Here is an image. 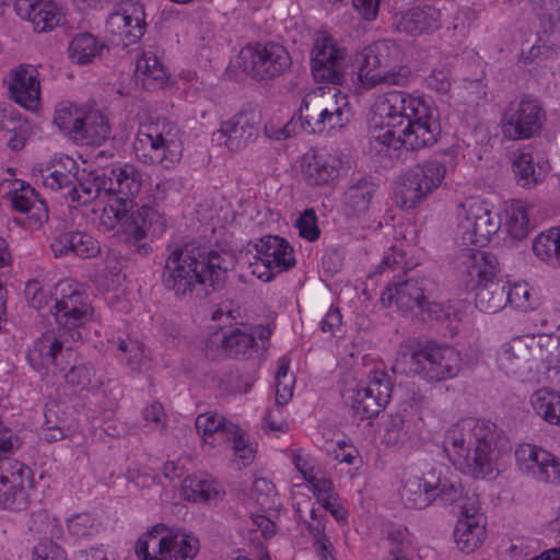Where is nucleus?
<instances>
[{"mask_svg": "<svg viewBox=\"0 0 560 560\" xmlns=\"http://www.w3.org/2000/svg\"><path fill=\"white\" fill-rule=\"evenodd\" d=\"M255 259L262 261V267L273 268L276 272L289 270L295 265L293 248L283 237L266 235L255 244Z\"/></svg>", "mask_w": 560, "mask_h": 560, "instance_id": "nucleus-25", "label": "nucleus"}, {"mask_svg": "<svg viewBox=\"0 0 560 560\" xmlns=\"http://www.w3.org/2000/svg\"><path fill=\"white\" fill-rule=\"evenodd\" d=\"M141 175L133 168H120L116 174V187L108 194V210L118 223L116 236L121 244L141 256L152 252L145 241L148 233L163 230L161 214L149 206L135 209L133 197L141 190Z\"/></svg>", "mask_w": 560, "mask_h": 560, "instance_id": "nucleus-3", "label": "nucleus"}, {"mask_svg": "<svg viewBox=\"0 0 560 560\" xmlns=\"http://www.w3.org/2000/svg\"><path fill=\"white\" fill-rule=\"evenodd\" d=\"M453 504L460 511L454 529L456 547L464 553H472L486 539V517L480 513L479 498L463 488L460 500Z\"/></svg>", "mask_w": 560, "mask_h": 560, "instance_id": "nucleus-19", "label": "nucleus"}, {"mask_svg": "<svg viewBox=\"0 0 560 560\" xmlns=\"http://www.w3.org/2000/svg\"><path fill=\"white\" fill-rule=\"evenodd\" d=\"M28 121L15 109L0 108V137L14 151L24 148L30 136Z\"/></svg>", "mask_w": 560, "mask_h": 560, "instance_id": "nucleus-33", "label": "nucleus"}, {"mask_svg": "<svg viewBox=\"0 0 560 560\" xmlns=\"http://www.w3.org/2000/svg\"><path fill=\"white\" fill-rule=\"evenodd\" d=\"M180 492L185 500L196 503H215L224 495L221 485L209 475L186 477L182 482Z\"/></svg>", "mask_w": 560, "mask_h": 560, "instance_id": "nucleus-30", "label": "nucleus"}, {"mask_svg": "<svg viewBox=\"0 0 560 560\" xmlns=\"http://www.w3.org/2000/svg\"><path fill=\"white\" fill-rule=\"evenodd\" d=\"M425 85L439 93H447L451 89L450 73L446 69H433L425 78Z\"/></svg>", "mask_w": 560, "mask_h": 560, "instance_id": "nucleus-58", "label": "nucleus"}, {"mask_svg": "<svg viewBox=\"0 0 560 560\" xmlns=\"http://www.w3.org/2000/svg\"><path fill=\"white\" fill-rule=\"evenodd\" d=\"M47 175H43V184L51 190L71 187L77 179L78 165L73 159L66 156L47 167Z\"/></svg>", "mask_w": 560, "mask_h": 560, "instance_id": "nucleus-39", "label": "nucleus"}, {"mask_svg": "<svg viewBox=\"0 0 560 560\" xmlns=\"http://www.w3.org/2000/svg\"><path fill=\"white\" fill-rule=\"evenodd\" d=\"M52 412V408L45 409V422L42 427V439L48 443L60 441L65 438L63 430L61 428V420H49V415Z\"/></svg>", "mask_w": 560, "mask_h": 560, "instance_id": "nucleus-57", "label": "nucleus"}, {"mask_svg": "<svg viewBox=\"0 0 560 560\" xmlns=\"http://www.w3.org/2000/svg\"><path fill=\"white\" fill-rule=\"evenodd\" d=\"M221 343L229 355L240 358L245 357L254 348L256 339L253 335L235 328L224 335Z\"/></svg>", "mask_w": 560, "mask_h": 560, "instance_id": "nucleus-45", "label": "nucleus"}, {"mask_svg": "<svg viewBox=\"0 0 560 560\" xmlns=\"http://www.w3.org/2000/svg\"><path fill=\"white\" fill-rule=\"evenodd\" d=\"M14 10L38 33L52 32L66 22L62 8L52 0H15Z\"/></svg>", "mask_w": 560, "mask_h": 560, "instance_id": "nucleus-23", "label": "nucleus"}, {"mask_svg": "<svg viewBox=\"0 0 560 560\" xmlns=\"http://www.w3.org/2000/svg\"><path fill=\"white\" fill-rule=\"evenodd\" d=\"M233 255L210 250L197 243L172 248L161 275L165 290L179 299H206L221 290L234 268Z\"/></svg>", "mask_w": 560, "mask_h": 560, "instance_id": "nucleus-1", "label": "nucleus"}, {"mask_svg": "<svg viewBox=\"0 0 560 560\" xmlns=\"http://www.w3.org/2000/svg\"><path fill=\"white\" fill-rule=\"evenodd\" d=\"M446 174V166L440 160H427L411 167L394 188L395 203L402 210L418 207L436 189Z\"/></svg>", "mask_w": 560, "mask_h": 560, "instance_id": "nucleus-10", "label": "nucleus"}, {"mask_svg": "<svg viewBox=\"0 0 560 560\" xmlns=\"http://www.w3.org/2000/svg\"><path fill=\"white\" fill-rule=\"evenodd\" d=\"M438 11L434 9L413 8L396 14L394 25L397 32L410 35L431 34L438 31Z\"/></svg>", "mask_w": 560, "mask_h": 560, "instance_id": "nucleus-31", "label": "nucleus"}, {"mask_svg": "<svg viewBox=\"0 0 560 560\" xmlns=\"http://www.w3.org/2000/svg\"><path fill=\"white\" fill-rule=\"evenodd\" d=\"M364 387L368 393L375 395L378 400L386 405L389 402L393 394V382L385 371L375 370L371 372Z\"/></svg>", "mask_w": 560, "mask_h": 560, "instance_id": "nucleus-47", "label": "nucleus"}, {"mask_svg": "<svg viewBox=\"0 0 560 560\" xmlns=\"http://www.w3.org/2000/svg\"><path fill=\"white\" fill-rule=\"evenodd\" d=\"M463 486L456 480L442 476V472L432 468L421 477L408 478L401 490L400 499L408 509H424L434 501L451 504L460 500Z\"/></svg>", "mask_w": 560, "mask_h": 560, "instance_id": "nucleus-9", "label": "nucleus"}, {"mask_svg": "<svg viewBox=\"0 0 560 560\" xmlns=\"http://www.w3.org/2000/svg\"><path fill=\"white\" fill-rule=\"evenodd\" d=\"M69 190L71 201L88 205L96 199L108 203V194L113 190V178L107 177L102 170H95L81 176L77 175Z\"/></svg>", "mask_w": 560, "mask_h": 560, "instance_id": "nucleus-26", "label": "nucleus"}, {"mask_svg": "<svg viewBox=\"0 0 560 560\" xmlns=\"http://www.w3.org/2000/svg\"><path fill=\"white\" fill-rule=\"evenodd\" d=\"M385 130L375 138L387 149L415 151L433 145L441 128L432 109L423 100L404 92H390L378 105Z\"/></svg>", "mask_w": 560, "mask_h": 560, "instance_id": "nucleus-2", "label": "nucleus"}, {"mask_svg": "<svg viewBox=\"0 0 560 560\" xmlns=\"http://www.w3.org/2000/svg\"><path fill=\"white\" fill-rule=\"evenodd\" d=\"M540 339L535 336H522L502 345L497 359L500 369L506 375L522 382L530 380L534 370L537 369V362L542 360Z\"/></svg>", "mask_w": 560, "mask_h": 560, "instance_id": "nucleus-17", "label": "nucleus"}, {"mask_svg": "<svg viewBox=\"0 0 560 560\" xmlns=\"http://www.w3.org/2000/svg\"><path fill=\"white\" fill-rule=\"evenodd\" d=\"M530 404L535 412L547 423L560 427V393L542 387L533 393Z\"/></svg>", "mask_w": 560, "mask_h": 560, "instance_id": "nucleus-36", "label": "nucleus"}, {"mask_svg": "<svg viewBox=\"0 0 560 560\" xmlns=\"http://www.w3.org/2000/svg\"><path fill=\"white\" fill-rule=\"evenodd\" d=\"M457 278L466 291H476L475 305L483 313L501 311L509 302L508 281L498 277L499 261L494 254L465 248L455 257Z\"/></svg>", "mask_w": 560, "mask_h": 560, "instance_id": "nucleus-5", "label": "nucleus"}, {"mask_svg": "<svg viewBox=\"0 0 560 560\" xmlns=\"http://www.w3.org/2000/svg\"><path fill=\"white\" fill-rule=\"evenodd\" d=\"M108 119L100 110H83L71 139L81 145H102L110 138Z\"/></svg>", "mask_w": 560, "mask_h": 560, "instance_id": "nucleus-28", "label": "nucleus"}, {"mask_svg": "<svg viewBox=\"0 0 560 560\" xmlns=\"http://www.w3.org/2000/svg\"><path fill=\"white\" fill-rule=\"evenodd\" d=\"M413 372L429 382H440L455 377L462 366V358L457 350L448 345L434 340L418 343L411 353Z\"/></svg>", "mask_w": 560, "mask_h": 560, "instance_id": "nucleus-12", "label": "nucleus"}, {"mask_svg": "<svg viewBox=\"0 0 560 560\" xmlns=\"http://www.w3.org/2000/svg\"><path fill=\"white\" fill-rule=\"evenodd\" d=\"M142 418L148 425L152 423L155 428L163 429L165 427L166 415L163 406L159 401L147 406L142 410Z\"/></svg>", "mask_w": 560, "mask_h": 560, "instance_id": "nucleus-62", "label": "nucleus"}, {"mask_svg": "<svg viewBox=\"0 0 560 560\" xmlns=\"http://www.w3.org/2000/svg\"><path fill=\"white\" fill-rule=\"evenodd\" d=\"M9 92L11 98L28 110L38 107L40 84L37 70L30 65H20L9 73Z\"/></svg>", "mask_w": 560, "mask_h": 560, "instance_id": "nucleus-24", "label": "nucleus"}, {"mask_svg": "<svg viewBox=\"0 0 560 560\" xmlns=\"http://www.w3.org/2000/svg\"><path fill=\"white\" fill-rule=\"evenodd\" d=\"M84 109L69 103H61L55 110L54 122L71 138Z\"/></svg>", "mask_w": 560, "mask_h": 560, "instance_id": "nucleus-46", "label": "nucleus"}, {"mask_svg": "<svg viewBox=\"0 0 560 560\" xmlns=\"http://www.w3.org/2000/svg\"><path fill=\"white\" fill-rule=\"evenodd\" d=\"M261 116L255 108H246L221 122L218 130L219 140L230 151H238L254 142L260 129Z\"/></svg>", "mask_w": 560, "mask_h": 560, "instance_id": "nucleus-22", "label": "nucleus"}, {"mask_svg": "<svg viewBox=\"0 0 560 560\" xmlns=\"http://www.w3.org/2000/svg\"><path fill=\"white\" fill-rule=\"evenodd\" d=\"M378 49L371 44L355 54L353 72L360 86L364 90L373 89L381 83L405 86L409 81L410 70L407 67H400L397 71H383L385 62L378 55Z\"/></svg>", "mask_w": 560, "mask_h": 560, "instance_id": "nucleus-20", "label": "nucleus"}, {"mask_svg": "<svg viewBox=\"0 0 560 560\" xmlns=\"http://www.w3.org/2000/svg\"><path fill=\"white\" fill-rule=\"evenodd\" d=\"M295 226L299 229L300 236L313 242L319 237V229L317 226V218L313 209H306L300 215Z\"/></svg>", "mask_w": 560, "mask_h": 560, "instance_id": "nucleus-55", "label": "nucleus"}, {"mask_svg": "<svg viewBox=\"0 0 560 560\" xmlns=\"http://www.w3.org/2000/svg\"><path fill=\"white\" fill-rule=\"evenodd\" d=\"M303 174L312 186H320L329 183L339 174L335 158L325 154H314L306 158Z\"/></svg>", "mask_w": 560, "mask_h": 560, "instance_id": "nucleus-34", "label": "nucleus"}, {"mask_svg": "<svg viewBox=\"0 0 560 560\" xmlns=\"http://www.w3.org/2000/svg\"><path fill=\"white\" fill-rule=\"evenodd\" d=\"M61 343L52 335H42L33 342L28 350L27 361L38 373H52L66 380L72 386L84 387L90 383L91 370L85 364L66 361V365L57 362L56 352L60 350Z\"/></svg>", "mask_w": 560, "mask_h": 560, "instance_id": "nucleus-13", "label": "nucleus"}, {"mask_svg": "<svg viewBox=\"0 0 560 560\" xmlns=\"http://www.w3.org/2000/svg\"><path fill=\"white\" fill-rule=\"evenodd\" d=\"M542 33L560 32V0H532Z\"/></svg>", "mask_w": 560, "mask_h": 560, "instance_id": "nucleus-44", "label": "nucleus"}, {"mask_svg": "<svg viewBox=\"0 0 560 560\" xmlns=\"http://www.w3.org/2000/svg\"><path fill=\"white\" fill-rule=\"evenodd\" d=\"M195 424L198 434H200L205 441L212 439L210 442L211 445L220 444L228 433L236 432V424L214 412L199 415Z\"/></svg>", "mask_w": 560, "mask_h": 560, "instance_id": "nucleus-35", "label": "nucleus"}, {"mask_svg": "<svg viewBox=\"0 0 560 560\" xmlns=\"http://www.w3.org/2000/svg\"><path fill=\"white\" fill-rule=\"evenodd\" d=\"M352 109L346 94L336 88H317L302 100L300 119L302 128L310 133L341 129L350 122Z\"/></svg>", "mask_w": 560, "mask_h": 560, "instance_id": "nucleus-6", "label": "nucleus"}, {"mask_svg": "<svg viewBox=\"0 0 560 560\" xmlns=\"http://www.w3.org/2000/svg\"><path fill=\"white\" fill-rule=\"evenodd\" d=\"M199 550V540L182 529L168 528L165 524L154 525L136 545L141 560H187Z\"/></svg>", "mask_w": 560, "mask_h": 560, "instance_id": "nucleus-8", "label": "nucleus"}, {"mask_svg": "<svg viewBox=\"0 0 560 560\" xmlns=\"http://www.w3.org/2000/svg\"><path fill=\"white\" fill-rule=\"evenodd\" d=\"M348 65V51L335 37H317L311 51L312 74L316 82L341 84Z\"/></svg>", "mask_w": 560, "mask_h": 560, "instance_id": "nucleus-21", "label": "nucleus"}, {"mask_svg": "<svg viewBox=\"0 0 560 560\" xmlns=\"http://www.w3.org/2000/svg\"><path fill=\"white\" fill-rule=\"evenodd\" d=\"M377 46L378 55L388 67L392 61L402 62L404 60L413 57L415 48L411 45L402 43L400 38L385 37L373 43Z\"/></svg>", "mask_w": 560, "mask_h": 560, "instance_id": "nucleus-42", "label": "nucleus"}, {"mask_svg": "<svg viewBox=\"0 0 560 560\" xmlns=\"http://www.w3.org/2000/svg\"><path fill=\"white\" fill-rule=\"evenodd\" d=\"M404 277L397 276L388 282L381 295L382 303L388 307L395 305L401 313L424 311L435 290L434 282L425 277H407V273Z\"/></svg>", "mask_w": 560, "mask_h": 560, "instance_id": "nucleus-18", "label": "nucleus"}, {"mask_svg": "<svg viewBox=\"0 0 560 560\" xmlns=\"http://www.w3.org/2000/svg\"><path fill=\"white\" fill-rule=\"evenodd\" d=\"M100 521L89 513H80L68 520L67 527L70 535L83 538L98 533Z\"/></svg>", "mask_w": 560, "mask_h": 560, "instance_id": "nucleus-49", "label": "nucleus"}, {"mask_svg": "<svg viewBox=\"0 0 560 560\" xmlns=\"http://www.w3.org/2000/svg\"><path fill=\"white\" fill-rule=\"evenodd\" d=\"M512 172L520 187L532 189L547 178L549 165L547 162H535L529 152H515L512 155Z\"/></svg>", "mask_w": 560, "mask_h": 560, "instance_id": "nucleus-29", "label": "nucleus"}, {"mask_svg": "<svg viewBox=\"0 0 560 560\" xmlns=\"http://www.w3.org/2000/svg\"><path fill=\"white\" fill-rule=\"evenodd\" d=\"M106 44L98 37H72L68 47L70 59L78 65H85L101 55Z\"/></svg>", "mask_w": 560, "mask_h": 560, "instance_id": "nucleus-41", "label": "nucleus"}, {"mask_svg": "<svg viewBox=\"0 0 560 560\" xmlns=\"http://www.w3.org/2000/svg\"><path fill=\"white\" fill-rule=\"evenodd\" d=\"M431 319L438 322H446L450 326L459 320L458 312L451 305L445 303L427 301L424 311Z\"/></svg>", "mask_w": 560, "mask_h": 560, "instance_id": "nucleus-53", "label": "nucleus"}, {"mask_svg": "<svg viewBox=\"0 0 560 560\" xmlns=\"http://www.w3.org/2000/svg\"><path fill=\"white\" fill-rule=\"evenodd\" d=\"M33 487V471L28 466L9 457H0L1 509L15 512L26 510Z\"/></svg>", "mask_w": 560, "mask_h": 560, "instance_id": "nucleus-16", "label": "nucleus"}, {"mask_svg": "<svg viewBox=\"0 0 560 560\" xmlns=\"http://www.w3.org/2000/svg\"><path fill=\"white\" fill-rule=\"evenodd\" d=\"M384 438L388 444H404L410 439V422L400 413L390 416Z\"/></svg>", "mask_w": 560, "mask_h": 560, "instance_id": "nucleus-51", "label": "nucleus"}, {"mask_svg": "<svg viewBox=\"0 0 560 560\" xmlns=\"http://www.w3.org/2000/svg\"><path fill=\"white\" fill-rule=\"evenodd\" d=\"M533 252L541 261L560 268V226L539 233L533 241Z\"/></svg>", "mask_w": 560, "mask_h": 560, "instance_id": "nucleus-38", "label": "nucleus"}, {"mask_svg": "<svg viewBox=\"0 0 560 560\" xmlns=\"http://www.w3.org/2000/svg\"><path fill=\"white\" fill-rule=\"evenodd\" d=\"M537 481L547 483H560V459L552 455V460L545 463L542 470H537Z\"/></svg>", "mask_w": 560, "mask_h": 560, "instance_id": "nucleus-64", "label": "nucleus"}, {"mask_svg": "<svg viewBox=\"0 0 560 560\" xmlns=\"http://www.w3.org/2000/svg\"><path fill=\"white\" fill-rule=\"evenodd\" d=\"M25 296L34 308H42L47 303V296L37 280H30L26 283Z\"/></svg>", "mask_w": 560, "mask_h": 560, "instance_id": "nucleus-63", "label": "nucleus"}, {"mask_svg": "<svg viewBox=\"0 0 560 560\" xmlns=\"http://www.w3.org/2000/svg\"><path fill=\"white\" fill-rule=\"evenodd\" d=\"M545 119L541 102L525 94L505 107L501 119L502 133L509 140H527L540 133Z\"/></svg>", "mask_w": 560, "mask_h": 560, "instance_id": "nucleus-14", "label": "nucleus"}, {"mask_svg": "<svg viewBox=\"0 0 560 560\" xmlns=\"http://www.w3.org/2000/svg\"><path fill=\"white\" fill-rule=\"evenodd\" d=\"M458 469L475 479L489 478L494 471L497 448L504 440L503 430L485 419L459 420L448 432Z\"/></svg>", "mask_w": 560, "mask_h": 560, "instance_id": "nucleus-4", "label": "nucleus"}, {"mask_svg": "<svg viewBox=\"0 0 560 560\" xmlns=\"http://www.w3.org/2000/svg\"><path fill=\"white\" fill-rule=\"evenodd\" d=\"M54 256H75L82 259L93 258L101 252L98 242L90 234L79 231L63 232L55 236L50 244Z\"/></svg>", "mask_w": 560, "mask_h": 560, "instance_id": "nucleus-27", "label": "nucleus"}, {"mask_svg": "<svg viewBox=\"0 0 560 560\" xmlns=\"http://www.w3.org/2000/svg\"><path fill=\"white\" fill-rule=\"evenodd\" d=\"M133 150L144 164H159L172 168L182 160L183 143L178 129L166 119L140 125Z\"/></svg>", "mask_w": 560, "mask_h": 560, "instance_id": "nucleus-7", "label": "nucleus"}, {"mask_svg": "<svg viewBox=\"0 0 560 560\" xmlns=\"http://www.w3.org/2000/svg\"><path fill=\"white\" fill-rule=\"evenodd\" d=\"M354 413L361 419H371L376 417L387 405L378 400L375 395L368 393L365 387L353 390V395L348 398Z\"/></svg>", "mask_w": 560, "mask_h": 560, "instance_id": "nucleus-43", "label": "nucleus"}, {"mask_svg": "<svg viewBox=\"0 0 560 560\" xmlns=\"http://www.w3.org/2000/svg\"><path fill=\"white\" fill-rule=\"evenodd\" d=\"M55 320L59 328H79L91 319V307H73L72 310L55 308Z\"/></svg>", "mask_w": 560, "mask_h": 560, "instance_id": "nucleus-48", "label": "nucleus"}, {"mask_svg": "<svg viewBox=\"0 0 560 560\" xmlns=\"http://www.w3.org/2000/svg\"><path fill=\"white\" fill-rule=\"evenodd\" d=\"M458 232L460 250L465 248L483 247L500 226L501 220L497 212L491 211L483 203L470 201L462 205L459 213Z\"/></svg>", "mask_w": 560, "mask_h": 560, "instance_id": "nucleus-15", "label": "nucleus"}, {"mask_svg": "<svg viewBox=\"0 0 560 560\" xmlns=\"http://www.w3.org/2000/svg\"><path fill=\"white\" fill-rule=\"evenodd\" d=\"M35 189L28 185L21 183L19 188H15L13 191L9 192L10 201L12 208L21 213H25L31 210L33 202L36 201Z\"/></svg>", "mask_w": 560, "mask_h": 560, "instance_id": "nucleus-52", "label": "nucleus"}, {"mask_svg": "<svg viewBox=\"0 0 560 560\" xmlns=\"http://www.w3.org/2000/svg\"><path fill=\"white\" fill-rule=\"evenodd\" d=\"M233 442V450L237 457L249 462L254 457L253 448L249 447L243 438V434H241L238 427L236 425V432L235 433H228L224 436L223 441H230Z\"/></svg>", "mask_w": 560, "mask_h": 560, "instance_id": "nucleus-60", "label": "nucleus"}, {"mask_svg": "<svg viewBox=\"0 0 560 560\" xmlns=\"http://www.w3.org/2000/svg\"><path fill=\"white\" fill-rule=\"evenodd\" d=\"M250 494L262 510H271L276 506L278 498L276 487L265 478L254 480Z\"/></svg>", "mask_w": 560, "mask_h": 560, "instance_id": "nucleus-50", "label": "nucleus"}, {"mask_svg": "<svg viewBox=\"0 0 560 560\" xmlns=\"http://www.w3.org/2000/svg\"><path fill=\"white\" fill-rule=\"evenodd\" d=\"M515 459L522 474L537 479L545 463L552 460V454L533 444H522L515 451Z\"/></svg>", "mask_w": 560, "mask_h": 560, "instance_id": "nucleus-37", "label": "nucleus"}, {"mask_svg": "<svg viewBox=\"0 0 560 560\" xmlns=\"http://www.w3.org/2000/svg\"><path fill=\"white\" fill-rule=\"evenodd\" d=\"M237 66L253 79L265 81L285 72L291 66V57L278 43L253 42L241 49Z\"/></svg>", "mask_w": 560, "mask_h": 560, "instance_id": "nucleus-11", "label": "nucleus"}, {"mask_svg": "<svg viewBox=\"0 0 560 560\" xmlns=\"http://www.w3.org/2000/svg\"><path fill=\"white\" fill-rule=\"evenodd\" d=\"M107 26L112 35H143L147 24L143 12L135 10L132 14H128L126 11L110 14Z\"/></svg>", "mask_w": 560, "mask_h": 560, "instance_id": "nucleus-40", "label": "nucleus"}, {"mask_svg": "<svg viewBox=\"0 0 560 560\" xmlns=\"http://www.w3.org/2000/svg\"><path fill=\"white\" fill-rule=\"evenodd\" d=\"M35 560H66L62 550L51 540L40 542L34 548Z\"/></svg>", "mask_w": 560, "mask_h": 560, "instance_id": "nucleus-61", "label": "nucleus"}, {"mask_svg": "<svg viewBox=\"0 0 560 560\" xmlns=\"http://www.w3.org/2000/svg\"><path fill=\"white\" fill-rule=\"evenodd\" d=\"M62 295L55 302L54 308L72 310L73 307H91L88 302V295L77 289L69 288V293L61 289Z\"/></svg>", "mask_w": 560, "mask_h": 560, "instance_id": "nucleus-56", "label": "nucleus"}, {"mask_svg": "<svg viewBox=\"0 0 560 560\" xmlns=\"http://www.w3.org/2000/svg\"><path fill=\"white\" fill-rule=\"evenodd\" d=\"M506 229L511 237L514 240H523L529 232V220L524 207H517L512 211Z\"/></svg>", "mask_w": 560, "mask_h": 560, "instance_id": "nucleus-54", "label": "nucleus"}, {"mask_svg": "<svg viewBox=\"0 0 560 560\" xmlns=\"http://www.w3.org/2000/svg\"><path fill=\"white\" fill-rule=\"evenodd\" d=\"M378 190V185L371 176L353 177L343 194V205L352 213H365Z\"/></svg>", "mask_w": 560, "mask_h": 560, "instance_id": "nucleus-32", "label": "nucleus"}, {"mask_svg": "<svg viewBox=\"0 0 560 560\" xmlns=\"http://www.w3.org/2000/svg\"><path fill=\"white\" fill-rule=\"evenodd\" d=\"M553 52L555 50L551 49V47L547 46L544 37H537L536 43L528 48L527 52L522 50L520 60L523 61L524 63H533L538 58H548Z\"/></svg>", "mask_w": 560, "mask_h": 560, "instance_id": "nucleus-59", "label": "nucleus"}]
</instances>
